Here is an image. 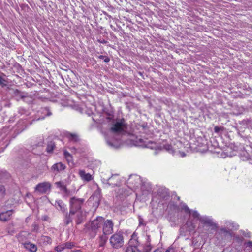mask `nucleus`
I'll use <instances>...</instances> for the list:
<instances>
[{
	"label": "nucleus",
	"instance_id": "nucleus-40",
	"mask_svg": "<svg viewBox=\"0 0 252 252\" xmlns=\"http://www.w3.org/2000/svg\"><path fill=\"white\" fill-rule=\"evenodd\" d=\"M148 243H150V237L149 235H146V242L145 244H148Z\"/></svg>",
	"mask_w": 252,
	"mask_h": 252
},
{
	"label": "nucleus",
	"instance_id": "nucleus-9",
	"mask_svg": "<svg viewBox=\"0 0 252 252\" xmlns=\"http://www.w3.org/2000/svg\"><path fill=\"white\" fill-rule=\"evenodd\" d=\"M66 168L65 164L62 162H58L53 165L51 168L52 172L57 174L58 173L63 171Z\"/></svg>",
	"mask_w": 252,
	"mask_h": 252
},
{
	"label": "nucleus",
	"instance_id": "nucleus-6",
	"mask_svg": "<svg viewBox=\"0 0 252 252\" xmlns=\"http://www.w3.org/2000/svg\"><path fill=\"white\" fill-rule=\"evenodd\" d=\"M9 89L12 91L11 94L12 97L18 101L28 96V94L27 93L22 92L17 89L9 88Z\"/></svg>",
	"mask_w": 252,
	"mask_h": 252
},
{
	"label": "nucleus",
	"instance_id": "nucleus-48",
	"mask_svg": "<svg viewBox=\"0 0 252 252\" xmlns=\"http://www.w3.org/2000/svg\"><path fill=\"white\" fill-rule=\"evenodd\" d=\"M180 197L178 196V197H177V200H180Z\"/></svg>",
	"mask_w": 252,
	"mask_h": 252
},
{
	"label": "nucleus",
	"instance_id": "nucleus-30",
	"mask_svg": "<svg viewBox=\"0 0 252 252\" xmlns=\"http://www.w3.org/2000/svg\"><path fill=\"white\" fill-rule=\"evenodd\" d=\"M98 58L100 59H104V61L105 63H108L110 61V58L108 56H105L103 55H100L98 56Z\"/></svg>",
	"mask_w": 252,
	"mask_h": 252
},
{
	"label": "nucleus",
	"instance_id": "nucleus-28",
	"mask_svg": "<svg viewBox=\"0 0 252 252\" xmlns=\"http://www.w3.org/2000/svg\"><path fill=\"white\" fill-rule=\"evenodd\" d=\"M64 249L63 244H60L55 247V250L57 252H62Z\"/></svg>",
	"mask_w": 252,
	"mask_h": 252
},
{
	"label": "nucleus",
	"instance_id": "nucleus-7",
	"mask_svg": "<svg viewBox=\"0 0 252 252\" xmlns=\"http://www.w3.org/2000/svg\"><path fill=\"white\" fill-rule=\"evenodd\" d=\"M50 189V184L47 182H43L37 184L35 190L42 194L46 193Z\"/></svg>",
	"mask_w": 252,
	"mask_h": 252
},
{
	"label": "nucleus",
	"instance_id": "nucleus-20",
	"mask_svg": "<svg viewBox=\"0 0 252 252\" xmlns=\"http://www.w3.org/2000/svg\"><path fill=\"white\" fill-rule=\"evenodd\" d=\"M108 237L105 235H102L99 237V247L104 248L107 241Z\"/></svg>",
	"mask_w": 252,
	"mask_h": 252
},
{
	"label": "nucleus",
	"instance_id": "nucleus-27",
	"mask_svg": "<svg viewBox=\"0 0 252 252\" xmlns=\"http://www.w3.org/2000/svg\"><path fill=\"white\" fill-rule=\"evenodd\" d=\"M145 247L144 248L143 252H150L151 250V246L150 243H148V244H145Z\"/></svg>",
	"mask_w": 252,
	"mask_h": 252
},
{
	"label": "nucleus",
	"instance_id": "nucleus-17",
	"mask_svg": "<svg viewBox=\"0 0 252 252\" xmlns=\"http://www.w3.org/2000/svg\"><path fill=\"white\" fill-rule=\"evenodd\" d=\"M56 148V144L55 142L52 140H48L47 143V148L46 151L49 154H52L54 150Z\"/></svg>",
	"mask_w": 252,
	"mask_h": 252
},
{
	"label": "nucleus",
	"instance_id": "nucleus-35",
	"mask_svg": "<svg viewBox=\"0 0 252 252\" xmlns=\"http://www.w3.org/2000/svg\"><path fill=\"white\" fill-rule=\"evenodd\" d=\"M164 149L168 151L172 150V147L171 145L167 144L164 146Z\"/></svg>",
	"mask_w": 252,
	"mask_h": 252
},
{
	"label": "nucleus",
	"instance_id": "nucleus-23",
	"mask_svg": "<svg viewBox=\"0 0 252 252\" xmlns=\"http://www.w3.org/2000/svg\"><path fill=\"white\" fill-rule=\"evenodd\" d=\"M41 240L45 245L50 244L52 243L51 238L48 236H42L41 237Z\"/></svg>",
	"mask_w": 252,
	"mask_h": 252
},
{
	"label": "nucleus",
	"instance_id": "nucleus-18",
	"mask_svg": "<svg viewBox=\"0 0 252 252\" xmlns=\"http://www.w3.org/2000/svg\"><path fill=\"white\" fill-rule=\"evenodd\" d=\"M57 186L60 189V190L63 191L66 195H68L70 191L67 189L66 186L61 181L56 183Z\"/></svg>",
	"mask_w": 252,
	"mask_h": 252
},
{
	"label": "nucleus",
	"instance_id": "nucleus-38",
	"mask_svg": "<svg viewBox=\"0 0 252 252\" xmlns=\"http://www.w3.org/2000/svg\"><path fill=\"white\" fill-rule=\"evenodd\" d=\"M97 41L99 43H102V44H106L107 43V41L103 38L97 39Z\"/></svg>",
	"mask_w": 252,
	"mask_h": 252
},
{
	"label": "nucleus",
	"instance_id": "nucleus-13",
	"mask_svg": "<svg viewBox=\"0 0 252 252\" xmlns=\"http://www.w3.org/2000/svg\"><path fill=\"white\" fill-rule=\"evenodd\" d=\"M79 175L82 180L89 182L93 179L92 176L90 173H87L83 170H80L79 171Z\"/></svg>",
	"mask_w": 252,
	"mask_h": 252
},
{
	"label": "nucleus",
	"instance_id": "nucleus-14",
	"mask_svg": "<svg viewBox=\"0 0 252 252\" xmlns=\"http://www.w3.org/2000/svg\"><path fill=\"white\" fill-rule=\"evenodd\" d=\"M22 245L26 249L31 252H36L37 251V248L36 245L30 242L22 243Z\"/></svg>",
	"mask_w": 252,
	"mask_h": 252
},
{
	"label": "nucleus",
	"instance_id": "nucleus-4",
	"mask_svg": "<svg viewBox=\"0 0 252 252\" xmlns=\"http://www.w3.org/2000/svg\"><path fill=\"white\" fill-rule=\"evenodd\" d=\"M110 243L114 249H119L124 245V237L122 233H115L112 235L109 239Z\"/></svg>",
	"mask_w": 252,
	"mask_h": 252
},
{
	"label": "nucleus",
	"instance_id": "nucleus-15",
	"mask_svg": "<svg viewBox=\"0 0 252 252\" xmlns=\"http://www.w3.org/2000/svg\"><path fill=\"white\" fill-rule=\"evenodd\" d=\"M55 205L56 207V208H59V209L63 213L64 215L65 214L66 212H68L66 208V205L62 200H59L56 201Z\"/></svg>",
	"mask_w": 252,
	"mask_h": 252
},
{
	"label": "nucleus",
	"instance_id": "nucleus-32",
	"mask_svg": "<svg viewBox=\"0 0 252 252\" xmlns=\"http://www.w3.org/2000/svg\"><path fill=\"white\" fill-rule=\"evenodd\" d=\"M0 193L2 195H4L5 193V189L3 185H0Z\"/></svg>",
	"mask_w": 252,
	"mask_h": 252
},
{
	"label": "nucleus",
	"instance_id": "nucleus-47",
	"mask_svg": "<svg viewBox=\"0 0 252 252\" xmlns=\"http://www.w3.org/2000/svg\"><path fill=\"white\" fill-rule=\"evenodd\" d=\"M153 252H160L158 250H156Z\"/></svg>",
	"mask_w": 252,
	"mask_h": 252
},
{
	"label": "nucleus",
	"instance_id": "nucleus-8",
	"mask_svg": "<svg viewBox=\"0 0 252 252\" xmlns=\"http://www.w3.org/2000/svg\"><path fill=\"white\" fill-rule=\"evenodd\" d=\"M130 243H133L134 245H130L127 247L126 252H141V251L138 249L137 247L139 245V243L137 240H131Z\"/></svg>",
	"mask_w": 252,
	"mask_h": 252
},
{
	"label": "nucleus",
	"instance_id": "nucleus-34",
	"mask_svg": "<svg viewBox=\"0 0 252 252\" xmlns=\"http://www.w3.org/2000/svg\"><path fill=\"white\" fill-rule=\"evenodd\" d=\"M139 219V225H145V224L144 223V220L143 218H141V217L139 216L138 217Z\"/></svg>",
	"mask_w": 252,
	"mask_h": 252
},
{
	"label": "nucleus",
	"instance_id": "nucleus-37",
	"mask_svg": "<svg viewBox=\"0 0 252 252\" xmlns=\"http://www.w3.org/2000/svg\"><path fill=\"white\" fill-rule=\"evenodd\" d=\"M107 119L109 120H111L112 119H113L114 118V115L113 113H109L108 114V117H106Z\"/></svg>",
	"mask_w": 252,
	"mask_h": 252
},
{
	"label": "nucleus",
	"instance_id": "nucleus-33",
	"mask_svg": "<svg viewBox=\"0 0 252 252\" xmlns=\"http://www.w3.org/2000/svg\"><path fill=\"white\" fill-rule=\"evenodd\" d=\"M192 215L194 218H197L199 219L200 218L199 214L196 211H193Z\"/></svg>",
	"mask_w": 252,
	"mask_h": 252
},
{
	"label": "nucleus",
	"instance_id": "nucleus-5",
	"mask_svg": "<svg viewBox=\"0 0 252 252\" xmlns=\"http://www.w3.org/2000/svg\"><path fill=\"white\" fill-rule=\"evenodd\" d=\"M102 225L103 234L110 235L113 232L114 223L111 220H104Z\"/></svg>",
	"mask_w": 252,
	"mask_h": 252
},
{
	"label": "nucleus",
	"instance_id": "nucleus-3",
	"mask_svg": "<svg viewBox=\"0 0 252 252\" xmlns=\"http://www.w3.org/2000/svg\"><path fill=\"white\" fill-rule=\"evenodd\" d=\"M127 127L124 119L116 122L111 128V131L115 134H124L126 132Z\"/></svg>",
	"mask_w": 252,
	"mask_h": 252
},
{
	"label": "nucleus",
	"instance_id": "nucleus-44",
	"mask_svg": "<svg viewBox=\"0 0 252 252\" xmlns=\"http://www.w3.org/2000/svg\"><path fill=\"white\" fill-rule=\"evenodd\" d=\"M165 252H174V249L172 248H170L167 249Z\"/></svg>",
	"mask_w": 252,
	"mask_h": 252
},
{
	"label": "nucleus",
	"instance_id": "nucleus-39",
	"mask_svg": "<svg viewBox=\"0 0 252 252\" xmlns=\"http://www.w3.org/2000/svg\"><path fill=\"white\" fill-rule=\"evenodd\" d=\"M183 209L185 210L187 213H190V210L189 208V207L186 205H183Z\"/></svg>",
	"mask_w": 252,
	"mask_h": 252
},
{
	"label": "nucleus",
	"instance_id": "nucleus-19",
	"mask_svg": "<svg viewBox=\"0 0 252 252\" xmlns=\"http://www.w3.org/2000/svg\"><path fill=\"white\" fill-rule=\"evenodd\" d=\"M76 215V223L77 224H81L84 220V216L82 211H79L77 213H75Z\"/></svg>",
	"mask_w": 252,
	"mask_h": 252
},
{
	"label": "nucleus",
	"instance_id": "nucleus-26",
	"mask_svg": "<svg viewBox=\"0 0 252 252\" xmlns=\"http://www.w3.org/2000/svg\"><path fill=\"white\" fill-rule=\"evenodd\" d=\"M7 81L1 76H0V85L2 87H5L7 85L6 83Z\"/></svg>",
	"mask_w": 252,
	"mask_h": 252
},
{
	"label": "nucleus",
	"instance_id": "nucleus-12",
	"mask_svg": "<svg viewBox=\"0 0 252 252\" xmlns=\"http://www.w3.org/2000/svg\"><path fill=\"white\" fill-rule=\"evenodd\" d=\"M13 210L7 211L0 214V220L3 221H6L10 219V216L13 213Z\"/></svg>",
	"mask_w": 252,
	"mask_h": 252
},
{
	"label": "nucleus",
	"instance_id": "nucleus-43",
	"mask_svg": "<svg viewBox=\"0 0 252 252\" xmlns=\"http://www.w3.org/2000/svg\"><path fill=\"white\" fill-rule=\"evenodd\" d=\"M247 245L249 247H252V241H249L247 243Z\"/></svg>",
	"mask_w": 252,
	"mask_h": 252
},
{
	"label": "nucleus",
	"instance_id": "nucleus-45",
	"mask_svg": "<svg viewBox=\"0 0 252 252\" xmlns=\"http://www.w3.org/2000/svg\"><path fill=\"white\" fill-rule=\"evenodd\" d=\"M107 143L108 145H109V146H110L111 147H114V145L110 141H107Z\"/></svg>",
	"mask_w": 252,
	"mask_h": 252
},
{
	"label": "nucleus",
	"instance_id": "nucleus-50",
	"mask_svg": "<svg viewBox=\"0 0 252 252\" xmlns=\"http://www.w3.org/2000/svg\"><path fill=\"white\" fill-rule=\"evenodd\" d=\"M76 252H81L80 250H78L76 251Z\"/></svg>",
	"mask_w": 252,
	"mask_h": 252
},
{
	"label": "nucleus",
	"instance_id": "nucleus-49",
	"mask_svg": "<svg viewBox=\"0 0 252 252\" xmlns=\"http://www.w3.org/2000/svg\"><path fill=\"white\" fill-rule=\"evenodd\" d=\"M1 74H2L3 76H5V75L4 73H1Z\"/></svg>",
	"mask_w": 252,
	"mask_h": 252
},
{
	"label": "nucleus",
	"instance_id": "nucleus-42",
	"mask_svg": "<svg viewBox=\"0 0 252 252\" xmlns=\"http://www.w3.org/2000/svg\"><path fill=\"white\" fill-rule=\"evenodd\" d=\"M49 219V217L47 215H44L42 217V220H47Z\"/></svg>",
	"mask_w": 252,
	"mask_h": 252
},
{
	"label": "nucleus",
	"instance_id": "nucleus-1",
	"mask_svg": "<svg viewBox=\"0 0 252 252\" xmlns=\"http://www.w3.org/2000/svg\"><path fill=\"white\" fill-rule=\"evenodd\" d=\"M84 201V199L76 197H72L70 198L69 201V212H66L65 214H64L63 222L65 225H68L72 222L73 216L78 211L81 210V208Z\"/></svg>",
	"mask_w": 252,
	"mask_h": 252
},
{
	"label": "nucleus",
	"instance_id": "nucleus-29",
	"mask_svg": "<svg viewBox=\"0 0 252 252\" xmlns=\"http://www.w3.org/2000/svg\"><path fill=\"white\" fill-rule=\"evenodd\" d=\"M220 231L222 233H225L226 234H228L230 236L232 235V233L230 230H227L225 228H222L220 229Z\"/></svg>",
	"mask_w": 252,
	"mask_h": 252
},
{
	"label": "nucleus",
	"instance_id": "nucleus-2",
	"mask_svg": "<svg viewBox=\"0 0 252 252\" xmlns=\"http://www.w3.org/2000/svg\"><path fill=\"white\" fill-rule=\"evenodd\" d=\"M104 220L102 217H97L95 219L86 224L84 226V230L88 232L90 236L94 238L96 235L98 229L100 228Z\"/></svg>",
	"mask_w": 252,
	"mask_h": 252
},
{
	"label": "nucleus",
	"instance_id": "nucleus-36",
	"mask_svg": "<svg viewBox=\"0 0 252 252\" xmlns=\"http://www.w3.org/2000/svg\"><path fill=\"white\" fill-rule=\"evenodd\" d=\"M222 127H218V126H215L214 127V131L216 133H218L219 132H220V130H222Z\"/></svg>",
	"mask_w": 252,
	"mask_h": 252
},
{
	"label": "nucleus",
	"instance_id": "nucleus-25",
	"mask_svg": "<svg viewBox=\"0 0 252 252\" xmlns=\"http://www.w3.org/2000/svg\"><path fill=\"white\" fill-rule=\"evenodd\" d=\"M63 244L64 245V249H72L75 246V244L71 242H67Z\"/></svg>",
	"mask_w": 252,
	"mask_h": 252
},
{
	"label": "nucleus",
	"instance_id": "nucleus-22",
	"mask_svg": "<svg viewBox=\"0 0 252 252\" xmlns=\"http://www.w3.org/2000/svg\"><path fill=\"white\" fill-rule=\"evenodd\" d=\"M63 155L68 163L73 162V157L72 155L67 150H63Z\"/></svg>",
	"mask_w": 252,
	"mask_h": 252
},
{
	"label": "nucleus",
	"instance_id": "nucleus-10",
	"mask_svg": "<svg viewBox=\"0 0 252 252\" xmlns=\"http://www.w3.org/2000/svg\"><path fill=\"white\" fill-rule=\"evenodd\" d=\"M65 136L68 139V141L70 142L77 143L80 141L79 137L76 133H72L67 132L65 133Z\"/></svg>",
	"mask_w": 252,
	"mask_h": 252
},
{
	"label": "nucleus",
	"instance_id": "nucleus-24",
	"mask_svg": "<svg viewBox=\"0 0 252 252\" xmlns=\"http://www.w3.org/2000/svg\"><path fill=\"white\" fill-rule=\"evenodd\" d=\"M206 224L208 225L210 227H212V229L213 230H215L217 228V224L213 222V221L209 219L208 220Z\"/></svg>",
	"mask_w": 252,
	"mask_h": 252
},
{
	"label": "nucleus",
	"instance_id": "nucleus-16",
	"mask_svg": "<svg viewBox=\"0 0 252 252\" xmlns=\"http://www.w3.org/2000/svg\"><path fill=\"white\" fill-rule=\"evenodd\" d=\"M38 113H40L42 114V117L40 119H43L47 116H50L52 115V113L48 107L41 108V109L38 111ZM39 118L38 119H39Z\"/></svg>",
	"mask_w": 252,
	"mask_h": 252
},
{
	"label": "nucleus",
	"instance_id": "nucleus-41",
	"mask_svg": "<svg viewBox=\"0 0 252 252\" xmlns=\"http://www.w3.org/2000/svg\"><path fill=\"white\" fill-rule=\"evenodd\" d=\"M32 226L34 227V230H37L38 229V226L37 224L34 223L32 224Z\"/></svg>",
	"mask_w": 252,
	"mask_h": 252
},
{
	"label": "nucleus",
	"instance_id": "nucleus-11",
	"mask_svg": "<svg viewBox=\"0 0 252 252\" xmlns=\"http://www.w3.org/2000/svg\"><path fill=\"white\" fill-rule=\"evenodd\" d=\"M107 183L112 186H117L120 184V181L117 175H114L108 179Z\"/></svg>",
	"mask_w": 252,
	"mask_h": 252
},
{
	"label": "nucleus",
	"instance_id": "nucleus-21",
	"mask_svg": "<svg viewBox=\"0 0 252 252\" xmlns=\"http://www.w3.org/2000/svg\"><path fill=\"white\" fill-rule=\"evenodd\" d=\"M101 196V189L99 187H97V189L95 191L92 197L94 199L96 198V202H99L100 201V198Z\"/></svg>",
	"mask_w": 252,
	"mask_h": 252
},
{
	"label": "nucleus",
	"instance_id": "nucleus-46",
	"mask_svg": "<svg viewBox=\"0 0 252 252\" xmlns=\"http://www.w3.org/2000/svg\"><path fill=\"white\" fill-rule=\"evenodd\" d=\"M20 236H21V233H19V234L17 235V238L19 239V241H20L19 238H20Z\"/></svg>",
	"mask_w": 252,
	"mask_h": 252
},
{
	"label": "nucleus",
	"instance_id": "nucleus-31",
	"mask_svg": "<svg viewBox=\"0 0 252 252\" xmlns=\"http://www.w3.org/2000/svg\"><path fill=\"white\" fill-rule=\"evenodd\" d=\"M208 219H209L206 217H200L199 220L201 223L206 224Z\"/></svg>",
	"mask_w": 252,
	"mask_h": 252
}]
</instances>
